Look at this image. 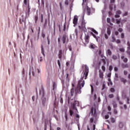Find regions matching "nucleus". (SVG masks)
I'll use <instances>...</instances> for the list:
<instances>
[{
  "mask_svg": "<svg viewBox=\"0 0 130 130\" xmlns=\"http://www.w3.org/2000/svg\"><path fill=\"white\" fill-rule=\"evenodd\" d=\"M112 69H113L112 66H110L109 68V70L110 72H111V71H112Z\"/></svg>",
  "mask_w": 130,
  "mask_h": 130,
  "instance_id": "de8ad7c7",
  "label": "nucleus"
},
{
  "mask_svg": "<svg viewBox=\"0 0 130 130\" xmlns=\"http://www.w3.org/2000/svg\"><path fill=\"white\" fill-rule=\"evenodd\" d=\"M47 41H48V45H49V44H50V42L49 41V36L47 37Z\"/></svg>",
  "mask_w": 130,
  "mask_h": 130,
  "instance_id": "37998d69",
  "label": "nucleus"
},
{
  "mask_svg": "<svg viewBox=\"0 0 130 130\" xmlns=\"http://www.w3.org/2000/svg\"><path fill=\"white\" fill-rule=\"evenodd\" d=\"M62 56V51L61 50H60L59 51V53H58V57L60 59V58H61Z\"/></svg>",
  "mask_w": 130,
  "mask_h": 130,
  "instance_id": "2eb2a0df",
  "label": "nucleus"
},
{
  "mask_svg": "<svg viewBox=\"0 0 130 130\" xmlns=\"http://www.w3.org/2000/svg\"><path fill=\"white\" fill-rule=\"evenodd\" d=\"M113 7H114V9H116V6H115V5L111 4L110 5L109 9H110V11H112V10H113Z\"/></svg>",
  "mask_w": 130,
  "mask_h": 130,
  "instance_id": "ddd939ff",
  "label": "nucleus"
},
{
  "mask_svg": "<svg viewBox=\"0 0 130 130\" xmlns=\"http://www.w3.org/2000/svg\"><path fill=\"white\" fill-rule=\"evenodd\" d=\"M119 127L120 128H122V127H123V123H122V122L119 123Z\"/></svg>",
  "mask_w": 130,
  "mask_h": 130,
  "instance_id": "a878e982",
  "label": "nucleus"
},
{
  "mask_svg": "<svg viewBox=\"0 0 130 130\" xmlns=\"http://www.w3.org/2000/svg\"><path fill=\"white\" fill-rule=\"evenodd\" d=\"M110 91L112 93H114V92H115V89H114V88L112 87V88H110Z\"/></svg>",
  "mask_w": 130,
  "mask_h": 130,
  "instance_id": "7c9ffc66",
  "label": "nucleus"
},
{
  "mask_svg": "<svg viewBox=\"0 0 130 130\" xmlns=\"http://www.w3.org/2000/svg\"><path fill=\"white\" fill-rule=\"evenodd\" d=\"M99 77L100 78V79H102V80H103V79H104L103 76H104V75L103 74V72H102V71H101V70H99Z\"/></svg>",
  "mask_w": 130,
  "mask_h": 130,
  "instance_id": "9d476101",
  "label": "nucleus"
},
{
  "mask_svg": "<svg viewBox=\"0 0 130 130\" xmlns=\"http://www.w3.org/2000/svg\"><path fill=\"white\" fill-rule=\"evenodd\" d=\"M119 51H121V52H124V49L123 48H120Z\"/></svg>",
  "mask_w": 130,
  "mask_h": 130,
  "instance_id": "c03bdc74",
  "label": "nucleus"
},
{
  "mask_svg": "<svg viewBox=\"0 0 130 130\" xmlns=\"http://www.w3.org/2000/svg\"><path fill=\"white\" fill-rule=\"evenodd\" d=\"M85 67V72L83 74V76L80 78L78 82L77 86L75 88V97L78 94H81L82 91L81 89L85 86V80L87 79V77H88V74H89V67L87 65L84 66Z\"/></svg>",
  "mask_w": 130,
  "mask_h": 130,
  "instance_id": "f257e3e1",
  "label": "nucleus"
},
{
  "mask_svg": "<svg viewBox=\"0 0 130 130\" xmlns=\"http://www.w3.org/2000/svg\"><path fill=\"white\" fill-rule=\"evenodd\" d=\"M112 105H113V108H114V109H115V108H117V104H116V102H115L114 101L113 102Z\"/></svg>",
  "mask_w": 130,
  "mask_h": 130,
  "instance_id": "f3484780",
  "label": "nucleus"
},
{
  "mask_svg": "<svg viewBox=\"0 0 130 130\" xmlns=\"http://www.w3.org/2000/svg\"><path fill=\"white\" fill-rule=\"evenodd\" d=\"M93 122H94V118H91L90 119V122L91 123H93Z\"/></svg>",
  "mask_w": 130,
  "mask_h": 130,
  "instance_id": "a19ab883",
  "label": "nucleus"
},
{
  "mask_svg": "<svg viewBox=\"0 0 130 130\" xmlns=\"http://www.w3.org/2000/svg\"><path fill=\"white\" fill-rule=\"evenodd\" d=\"M65 118L66 121H68V114L67 113L65 114Z\"/></svg>",
  "mask_w": 130,
  "mask_h": 130,
  "instance_id": "5fc2aeb1",
  "label": "nucleus"
},
{
  "mask_svg": "<svg viewBox=\"0 0 130 130\" xmlns=\"http://www.w3.org/2000/svg\"><path fill=\"white\" fill-rule=\"evenodd\" d=\"M35 23H37V21L38 20V14L35 16Z\"/></svg>",
  "mask_w": 130,
  "mask_h": 130,
  "instance_id": "cd10ccee",
  "label": "nucleus"
},
{
  "mask_svg": "<svg viewBox=\"0 0 130 130\" xmlns=\"http://www.w3.org/2000/svg\"><path fill=\"white\" fill-rule=\"evenodd\" d=\"M90 48H92V49H95L96 48V45L93 44H91L89 46Z\"/></svg>",
  "mask_w": 130,
  "mask_h": 130,
  "instance_id": "a211bd4d",
  "label": "nucleus"
},
{
  "mask_svg": "<svg viewBox=\"0 0 130 130\" xmlns=\"http://www.w3.org/2000/svg\"><path fill=\"white\" fill-rule=\"evenodd\" d=\"M118 31L119 32H122V31H123V29H122V28H119L118 29Z\"/></svg>",
  "mask_w": 130,
  "mask_h": 130,
  "instance_id": "603ef678",
  "label": "nucleus"
},
{
  "mask_svg": "<svg viewBox=\"0 0 130 130\" xmlns=\"http://www.w3.org/2000/svg\"><path fill=\"white\" fill-rule=\"evenodd\" d=\"M121 38L122 39L124 38V34L122 33V34H121Z\"/></svg>",
  "mask_w": 130,
  "mask_h": 130,
  "instance_id": "bf43d9fd",
  "label": "nucleus"
},
{
  "mask_svg": "<svg viewBox=\"0 0 130 130\" xmlns=\"http://www.w3.org/2000/svg\"><path fill=\"white\" fill-rule=\"evenodd\" d=\"M105 89H106V85L105 84V83H103V87L102 88V91H103V90H104Z\"/></svg>",
  "mask_w": 130,
  "mask_h": 130,
  "instance_id": "c85d7f7f",
  "label": "nucleus"
},
{
  "mask_svg": "<svg viewBox=\"0 0 130 130\" xmlns=\"http://www.w3.org/2000/svg\"><path fill=\"white\" fill-rule=\"evenodd\" d=\"M111 122H112V123H114V122H115V119H114V118H111Z\"/></svg>",
  "mask_w": 130,
  "mask_h": 130,
  "instance_id": "c756f323",
  "label": "nucleus"
},
{
  "mask_svg": "<svg viewBox=\"0 0 130 130\" xmlns=\"http://www.w3.org/2000/svg\"><path fill=\"white\" fill-rule=\"evenodd\" d=\"M40 95L42 97V105L44 107H47V102H46V99L44 98V89L42 87L41 89L40 90Z\"/></svg>",
  "mask_w": 130,
  "mask_h": 130,
  "instance_id": "7ed1b4c3",
  "label": "nucleus"
},
{
  "mask_svg": "<svg viewBox=\"0 0 130 130\" xmlns=\"http://www.w3.org/2000/svg\"><path fill=\"white\" fill-rule=\"evenodd\" d=\"M114 114H117V110H116V109H114Z\"/></svg>",
  "mask_w": 130,
  "mask_h": 130,
  "instance_id": "49530a36",
  "label": "nucleus"
},
{
  "mask_svg": "<svg viewBox=\"0 0 130 130\" xmlns=\"http://www.w3.org/2000/svg\"><path fill=\"white\" fill-rule=\"evenodd\" d=\"M90 34H91V35H92V36L94 37V38H95V39H96V41H98V38H97V37H96V35H95L94 34V33H93L92 32H91L90 33Z\"/></svg>",
  "mask_w": 130,
  "mask_h": 130,
  "instance_id": "4be33fe9",
  "label": "nucleus"
},
{
  "mask_svg": "<svg viewBox=\"0 0 130 130\" xmlns=\"http://www.w3.org/2000/svg\"><path fill=\"white\" fill-rule=\"evenodd\" d=\"M127 104H129V98L128 97L126 98Z\"/></svg>",
  "mask_w": 130,
  "mask_h": 130,
  "instance_id": "a18cd8bd",
  "label": "nucleus"
},
{
  "mask_svg": "<svg viewBox=\"0 0 130 130\" xmlns=\"http://www.w3.org/2000/svg\"><path fill=\"white\" fill-rule=\"evenodd\" d=\"M111 20L110 19V18H107V23L110 24V26H113V24L112 23H111Z\"/></svg>",
  "mask_w": 130,
  "mask_h": 130,
  "instance_id": "4468645a",
  "label": "nucleus"
},
{
  "mask_svg": "<svg viewBox=\"0 0 130 130\" xmlns=\"http://www.w3.org/2000/svg\"><path fill=\"white\" fill-rule=\"evenodd\" d=\"M92 32H93V33H94V34H96V35H98V32L96 31V30L92 29Z\"/></svg>",
  "mask_w": 130,
  "mask_h": 130,
  "instance_id": "473e14b6",
  "label": "nucleus"
},
{
  "mask_svg": "<svg viewBox=\"0 0 130 130\" xmlns=\"http://www.w3.org/2000/svg\"><path fill=\"white\" fill-rule=\"evenodd\" d=\"M65 5H69V0H66Z\"/></svg>",
  "mask_w": 130,
  "mask_h": 130,
  "instance_id": "e2e57ef3",
  "label": "nucleus"
},
{
  "mask_svg": "<svg viewBox=\"0 0 130 130\" xmlns=\"http://www.w3.org/2000/svg\"><path fill=\"white\" fill-rule=\"evenodd\" d=\"M86 24V22L85 21V19H83L81 25L78 26V28H79L81 32H84V33H86V32H87Z\"/></svg>",
  "mask_w": 130,
  "mask_h": 130,
  "instance_id": "20e7f679",
  "label": "nucleus"
},
{
  "mask_svg": "<svg viewBox=\"0 0 130 130\" xmlns=\"http://www.w3.org/2000/svg\"><path fill=\"white\" fill-rule=\"evenodd\" d=\"M108 110L109 111H111V107H110V106H108Z\"/></svg>",
  "mask_w": 130,
  "mask_h": 130,
  "instance_id": "4d7b16f0",
  "label": "nucleus"
},
{
  "mask_svg": "<svg viewBox=\"0 0 130 130\" xmlns=\"http://www.w3.org/2000/svg\"><path fill=\"white\" fill-rule=\"evenodd\" d=\"M121 58L122 59L124 62H127V58L125 57L124 56H122Z\"/></svg>",
  "mask_w": 130,
  "mask_h": 130,
  "instance_id": "dca6fc26",
  "label": "nucleus"
},
{
  "mask_svg": "<svg viewBox=\"0 0 130 130\" xmlns=\"http://www.w3.org/2000/svg\"><path fill=\"white\" fill-rule=\"evenodd\" d=\"M69 113L70 116H73V114H74V111L72 109L69 110Z\"/></svg>",
  "mask_w": 130,
  "mask_h": 130,
  "instance_id": "412c9836",
  "label": "nucleus"
},
{
  "mask_svg": "<svg viewBox=\"0 0 130 130\" xmlns=\"http://www.w3.org/2000/svg\"><path fill=\"white\" fill-rule=\"evenodd\" d=\"M111 4H114L115 3V0H110Z\"/></svg>",
  "mask_w": 130,
  "mask_h": 130,
  "instance_id": "680f3d73",
  "label": "nucleus"
},
{
  "mask_svg": "<svg viewBox=\"0 0 130 130\" xmlns=\"http://www.w3.org/2000/svg\"><path fill=\"white\" fill-rule=\"evenodd\" d=\"M123 73L125 76H126V75H127V71H124Z\"/></svg>",
  "mask_w": 130,
  "mask_h": 130,
  "instance_id": "0e129e2a",
  "label": "nucleus"
},
{
  "mask_svg": "<svg viewBox=\"0 0 130 130\" xmlns=\"http://www.w3.org/2000/svg\"><path fill=\"white\" fill-rule=\"evenodd\" d=\"M84 39H85V41L86 44H88V43H89V41L90 40V37L89 36V35H86L84 37Z\"/></svg>",
  "mask_w": 130,
  "mask_h": 130,
  "instance_id": "423d86ee",
  "label": "nucleus"
},
{
  "mask_svg": "<svg viewBox=\"0 0 130 130\" xmlns=\"http://www.w3.org/2000/svg\"><path fill=\"white\" fill-rule=\"evenodd\" d=\"M112 58L113 59H117V56L115 55H113L112 56Z\"/></svg>",
  "mask_w": 130,
  "mask_h": 130,
  "instance_id": "e433bc0d",
  "label": "nucleus"
},
{
  "mask_svg": "<svg viewBox=\"0 0 130 130\" xmlns=\"http://www.w3.org/2000/svg\"><path fill=\"white\" fill-rule=\"evenodd\" d=\"M120 81L121 82H122V83H123L124 84H125V83H126V80L123 78H121Z\"/></svg>",
  "mask_w": 130,
  "mask_h": 130,
  "instance_id": "5701e85b",
  "label": "nucleus"
},
{
  "mask_svg": "<svg viewBox=\"0 0 130 130\" xmlns=\"http://www.w3.org/2000/svg\"><path fill=\"white\" fill-rule=\"evenodd\" d=\"M41 22L43 23V14H41Z\"/></svg>",
  "mask_w": 130,
  "mask_h": 130,
  "instance_id": "79ce46f5",
  "label": "nucleus"
},
{
  "mask_svg": "<svg viewBox=\"0 0 130 130\" xmlns=\"http://www.w3.org/2000/svg\"><path fill=\"white\" fill-rule=\"evenodd\" d=\"M112 42H115V37L114 36L112 37Z\"/></svg>",
  "mask_w": 130,
  "mask_h": 130,
  "instance_id": "72a5a7b5",
  "label": "nucleus"
},
{
  "mask_svg": "<svg viewBox=\"0 0 130 130\" xmlns=\"http://www.w3.org/2000/svg\"><path fill=\"white\" fill-rule=\"evenodd\" d=\"M98 64L99 67H100V66H101V61H100L98 62Z\"/></svg>",
  "mask_w": 130,
  "mask_h": 130,
  "instance_id": "69168bd1",
  "label": "nucleus"
},
{
  "mask_svg": "<svg viewBox=\"0 0 130 130\" xmlns=\"http://www.w3.org/2000/svg\"><path fill=\"white\" fill-rule=\"evenodd\" d=\"M75 32L76 36H78V29L76 28L75 30Z\"/></svg>",
  "mask_w": 130,
  "mask_h": 130,
  "instance_id": "09e8293b",
  "label": "nucleus"
},
{
  "mask_svg": "<svg viewBox=\"0 0 130 130\" xmlns=\"http://www.w3.org/2000/svg\"><path fill=\"white\" fill-rule=\"evenodd\" d=\"M105 119H108L109 118V115H106L105 116Z\"/></svg>",
  "mask_w": 130,
  "mask_h": 130,
  "instance_id": "3c124183",
  "label": "nucleus"
},
{
  "mask_svg": "<svg viewBox=\"0 0 130 130\" xmlns=\"http://www.w3.org/2000/svg\"><path fill=\"white\" fill-rule=\"evenodd\" d=\"M55 88H56V84H55V83L54 82L53 84V89L54 90Z\"/></svg>",
  "mask_w": 130,
  "mask_h": 130,
  "instance_id": "58836bf2",
  "label": "nucleus"
},
{
  "mask_svg": "<svg viewBox=\"0 0 130 130\" xmlns=\"http://www.w3.org/2000/svg\"><path fill=\"white\" fill-rule=\"evenodd\" d=\"M86 12L88 16H90L91 15V9L88 7H87Z\"/></svg>",
  "mask_w": 130,
  "mask_h": 130,
  "instance_id": "9b49d317",
  "label": "nucleus"
},
{
  "mask_svg": "<svg viewBox=\"0 0 130 130\" xmlns=\"http://www.w3.org/2000/svg\"><path fill=\"white\" fill-rule=\"evenodd\" d=\"M120 22H121V21H120V20L116 19V23L117 24H120Z\"/></svg>",
  "mask_w": 130,
  "mask_h": 130,
  "instance_id": "13d9d810",
  "label": "nucleus"
},
{
  "mask_svg": "<svg viewBox=\"0 0 130 130\" xmlns=\"http://www.w3.org/2000/svg\"><path fill=\"white\" fill-rule=\"evenodd\" d=\"M109 14V16H112V12H111V11H109L108 12Z\"/></svg>",
  "mask_w": 130,
  "mask_h": 130,
  "instance_id": "774afa93",
  "label": "nucleus"
},
{
  "mask_svg": "<svg viewBox=\"0 0 130 130\" xmlns=\"http://www.w3.org/2000/svg\"><path fill=\"white\" fill-rule=\"evenodd\" d=\"M102 60L104 63V66H105V64H106V61L105 60V59L103 58L102 59Z\"/></svg>",
  "mask_w": 130,
  "mask_h": 130,
  "instance_id": "f704fd0d",
  "label": "nucleus"
},
{
  "mask_svg": "<svg viewBox=\"0 0 130 130\" xmlns=\"http://www.w3.org/2000/svg\"><path fill=\"white\" fill-rule=\"evenodd\" d=\"M107 53L108 55H111L112 54V52L110 49H108L107 51Z\"/></svg>",
  "mask_w": 130,
  "mask_h": 130,
  "instance_id": "6ab92c4d",
  "label": "nucleus"
},
{
  "mask_svg": "<svg viewBox=\"0 0 130 130\" xmlns=\"http://www.w3.org/2000/svg\"><path fill=\"white\" fill-rule=\"evenodd\" d=\"M127 53L128 55L129 56V57H130V43L129 41H127Z\"/></svg>",
  "mask_w": 130,
  "mask_h": 130,
  "instance_id": "39448f33",
  "label": "nucleus"
},
{
  "mask_svg": "<svg viewBox=\"0 0 130 130\" xmlns=\"http://www.w3.org/2000/svg\"><path fill=\"white\" fill-rule=\"evenodd\" d=\"M67 38L68 39V36L66 35H63L62 37V43L64 44L66 43V41H67Z\"/></svg>",
  "mask_w": 130,
  "mask_h": 130,
  "instance_id": "6e6552de",
  "label": "nucleus"
},
{
  "mask_svg": "<svg viewBox=\"0 0 130 130\" xmlns=\"http://www.w3.org/2000/svg\"><path fill=\"white\" fill-rule=\"evenodd\" d=\"M102 70L104 73L106 71V68H105V65H103L102 66Z\"/></svg>",
  "mask_w": 130,
  "mask_h": 130,
  "instance_id": "b1692460",
  "label": "nucleus"
},
{
  "mask_svg": "<svg viewBox=\"0 0 130 130\" xmlns=\"http://www.w3.org/2000/svg\"><path fill=\"white\" fill-rule=\"evenodd\" d=\"M125 22H126V20H125V19H123L121 21V24H123V23H125Z\"/></svg>",
  "mask_w": 130,
  "mask_h": 130,
  "instance_id": "8fccbe9b",
  "label": "nucleus"
},
{
  "mask_svg": "<svg viewBox=\"0 0 130 130\" xmlns=\"http://www.w3.org/2000/svg\"><path fill=\"white\" fill-rule=\"evenodd\" d=\"M74 93H75V90L74 89V88H72L71 89V95L72 96H74Z\"/></svg>",
  "mask_w": 130,
  "mask_h": 130,
  "instance_id": "aec40b11",
  "label": "nucleus"
},
{
  "mask_svg": "<svg viewBox=\"0 0 130 130\" xmlns=\"http://www.w3.org/2000/svg\"><path fill=\"white\" fill-rule=\"evenodd\" d=\"M73 23L74 24V26L75 27L76 25L78 24V18L77 17L75 16L74 19H73Z\"/></svg>",
  "mask_w": 130,
  "mask_h": 130,
  "instance_id": "1a4fd4ad",
  "label": "nucleus"
},
{
  "mask_svg": "<svg viewBox=\"0 0 130 130\" xmlns=\"http://www.w3.org/2000/svg\"><path fill=\"white\" fill-rule=\"evenodd\" d=\"M57 63L59 68H60V61H59V60H57Z\"/></svg>",
  "mask_w": 130,
  "mask_h": 130,
  "instance_id": "864d4df0",
  "label": "nucleus"
},
{
  "mask_svg": "<svg viewBox=\"0 0 130 130\" xmlns=\"http://www.w3.org/2000/svg\"><path fill=\"white\" fill-rule=\"evenodd\" d=\"M91 89V93H93L94 92V87H93V85L92 84L90 85Z\"/></svg>",
  "mask_w": 130,
  "mask_h": 130,
  "instance_id": "4c0bfd02",
  "label": "nucleus"
},
{
  "mask_svg": "<svg viewBox=\"0 0 130 130\" xmlns=\"http://www.w3.org/2000/svg\"><path fill=\"white\" fill-rule=\"evenodd\" d=\"M94 113H96V109H94V107H92L91 108L90 114H91V115H93V114H94Z\"/></svg>",
  "mask_w": 130,
  "mask_h": 130,
  "instance_id": "f8f14e48",
  "label": "nucleus"
},
{
  "mask_svg": "<svg viewBox=\"0 0 130 130\" xmlns=\"http://www.w3.org/2000/svg\"><path fill=\"white\" fill-rule=\"evenodd\" d=\"M107 34L108 35H110V34H111V30H110V28H107Z\"/></svg>",
  "mask_w": 130,
  "mask_h": 130,
  "instance_id": "393cba45",
  "label": "nucleus"
},
{
  "mask_svg": "<svg viewBox=\"0 0 130 130\" xmlns=\"http://www.w3.org/2000/svg\"><path fill=\"white\" fill-rule=\"evenodd\" d=\"M41 52L42 53V54L44 56V49H43V46H41Z\"/></svg>",
  "mask_w": 130,
  "mask_h": 130,
  "instance_id": "bb28decb",
  "label": "nucleus"
},
{
  "mask_svg": "<svg viewBox=\"0 0 130 130\" xmlns=\"http://www.w3.org/2000/svg\"><path fill=\"white\" fill-rule=\"evenodd\" d=\"M66 102H67V103H68V105H72L73 109L76 110V112L77 113H79V111H78V109H77V106H79V104H80L79 101H76L75 99L72 98V97H69Z\"/></svg>",
  "mask_w": 130,
  "mask_h": 130,
  "instance_id": "f03ea898",
  "label": "nucleus"
},
{
  "mask_svg": "<svg viewBox=\"0 0 130 130\" xmlns=\"http://www.w3.org/2000/svg\"><path fill=\"white\" fill-rule=\"evenodd\" d=\"M121 14V11L120 10H117L116 12V15H115V18H119L120 17V15Z\"/></svg>",
  "mask_w": 130,
  "mask_h": 130,
  "instance_id": "0eeeda50",
  "label": "nucleus"
},
{
  "mask_svg": "<svg viewBox=\"0 0 130 130\" xmlns=\"http://www.w3.org/2000/svg\"><path fill=\"white\" fill-rule=\"evenodd\" d=\"M60 103H61V104H62V103H63V99H62V97H61V96H60Z\"/></svg>",
  "mask_w": 130,
  "mask_h": 130,
  "instance_id": "2f4dec72",
  "label": "nucleus"
},
{
  "mask_svg": "<svg viewBox=\"0 0 130 130\" xmlns=\"http://www.w3.org/2000/svg\"><path fill=\"white\" fill-rule=\"evenodd\" d=\"M127 14H128L127 12H125L123 15V16L125 17V16H127Z\"/></svg>",
  "mask_w": 130,
  "mask_h": 130,
  "instance_id": "6e6d98bb",
  "label": "nucleus"
},
{
  "mask_svg": "<svg viewBox=\"0 0 130 130\" xmlns=\"http://www.w3.org/2000/svg\"><path fill=\"white\" fill-rule=\"evenodd\" d=\"M122 68H128V64H123L122 65Z\"/></svg>",
  "mask_w": 130,
  "mask_h": 130,
  "instance_id": "ea45409f",
  "label": "nucleus"
},
{
  "mask_svg": "<svg viewBox=\"0 0 130 130\" xmlns=\"http://www.w3.org/2000/svg\"><path fill=\"white\" fill-rule=\"evenodd\" d=\"M121 41L120 40H117L116 41V43H117L118 44L120 43Z\"/></svg>",
  "mask_w": 130,
  "mask_h": 130,
  "instance_id": "338daca9",
  "label": "nucleus"
},
{
  "mask_svg": "<svg viewBox=\"0 0 130 130\" xmlns=\"http://www.w3.org/2000/svg\"><path fill=\"white\" fill-rule=\"evenodd\" d=\"M66 29H67V26L66 25V24H64L63 25V31H66Z\"/></svg>",
  "mask_w": 130,
  "mask_h": 130,
  "instance_id": "052dcab7",
  "label": "nucleus"
},
{
  "mask_svg": "<svg viewBox=\"0 0 130 130\" xmlns=\"http://www.w3.org/2000/svg\"><path fill=\"white\" fill-rule=\"evenodd\" d=\"M109 98H113V97H114V95H113V94H109L108 95Z\"/></svg>",
  "mask_w": 130,
  "mask_h": 130,
  "instance_id": "c9c22d12",
  "label": "nucleus"
}]
</instances>
